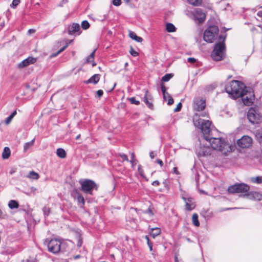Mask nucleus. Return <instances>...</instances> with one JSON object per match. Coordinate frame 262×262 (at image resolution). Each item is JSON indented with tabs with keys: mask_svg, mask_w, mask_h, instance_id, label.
I'll return each mask as SVG.
<instances>
[{
	"mask_svg": "<svg viewBox=\"0 0 262 262\" xmlns=\"http://www.w3.org/2000/svg\"><path fill=\"white\" fill-rule=\"evenodd\" d=\"M205 140L208 142L212 149L221 151L225 155L232 151L234 148V146L230 144L222 138H215L211 136H205Z\"/></svg>",
	"mask_w": 262,
	"mask_h": 262,
	"instance_id": "f257e3e1",
	"label": "nucleus"
},
{
	"mask_svg": "<svg viewBox=\"0 0 262 262\" xmlns=\"http://www.w3.org/2000/svg\"><path fill=\"white\" fill-rule=\"evenodd\" d=\"M247 88L244 84L238 81L233 80L230 83L229 85L226 87V91L231 95L234 99L243 96Z\"/></svg>",
	"mask_w": 262,
	"mask_h": 262,
	"instance_id": "f03ea898",
	"label": "nucleus"
},
{
	"mask_svg": "<svg viewBox=\"0 0 262 262\" xmlns=\"http://www.w3.org/2000/svg\"><path fill=\"white\" fill-rule=\"evenodd\" d=\"M225 37L220 36V42L215 45L213 50L211 53L212 58L215 61H220L224 59L225 56V46L224 40Z\"/></svg>",
	"mask_w": 262,
	"mask_h": 262,
	"instance_id": "7ed1b4c3",
	"label": "nucleus"
},
{
	"mask_svg": "<svg viewBox=\"0 0 262 262\" xmlns=\"http://www.w3.org/2000/svg\"><path fill=\"white\" fill-rule=\"evenodd\" d=\"M193 122L194 126L201 128L205 139V136H211L210 125L211 122L201 119L198 115H195L193 118Z\"/></svg>",
	"mask_w": 262,
	"mask_h": 262,
	"instance_id": "20e7f679",
	"label": "nucleus"
},
{
	"mask_svg": "<svg viewBox=\"0 0 262 262\" xmlns=\"http://www.w3.org/2000/svg\"><path fill=\"white\" fill-rule=\"evenodd\" d=\"M247 118L252 124H258L262 122V115L256 107H251L248 111Z\"/></svg>",
	"mask_w": 262,
	"mask_h": 262,
	"instance_id": "39448f33",
	"label": "nucleus"
},
{
	"mask_svg": "<svg viewBox=\"0 0 262 262\" xmlns=\"http://www.w3.org/2000/svg\"><path fill=\"white\" fill-rule=\"evenodd\" d=\"M219 32L216 26H211L207 28L204 33V39L207 42H212Z\"/></svg>",
	"mask_w": 262,
	"mask_h": 262,
	"instance_id": "423d86ee",
	"label": "nucleus"
},
{
	"mask_svg": "<svg viewBox=\"0 0 262 262\" xmlns=\"http://www.w3.org/2000/svg\"><path fill=\"white\" fill-rule=\"evenodd\" d=\"M250 189V187L245 183H236L229 186L228 191L231 193H239L247 192Z\"/></svg>",
	"mask_w": 262,
	"mask_h": 262,
	"instance_id": "0eeeda50",
	"label": "nucleus"
},
{
	"mask_svg": "<svg viewBox=\"0 0 262 262\" xmlns=\"http://www.w3.org/2000/svg\"><path fill=\"white\" fill-rule=\"evenodd\" d=\"M61 242L59 239H51L48 244L49 251L54 254L58 253L61 249Z\"/></svg>",
	"mask_w": 262,
	"mask_h": 262,
	"instance_id": "6e6552de",
	"label": "nucleus"
},
{
	"mask_svg": "<svg viewBox=\"0 0 262 262\" xmlns=\"http://www.w3.org/2000/svg\"><path fill=\"white\" fill-rule=\"evenodd\" d=\"M82 190L86 193H91V191L95 187V183L90 180L86 179L79 181Z\"/></svg>",
	"mask_w": 262,
	"mask_h": 262,
	"instance_id": "1a4fd4ad",
	"label": "nucleus"
},
{
	"mask_svg": "<svg viewBox=\"0 0 262 262\" xmlns=\"http://www.w3.org/2000/svg\"><path fill=\"white\" fill-rule=\"evenodd\" d=\"M241 97L242 98L243 102L245 105L249 106L253 103L254 95L253 92H248L247 89L245 90V92L243 96H241Z\"/></svg>",
	"mask_w": 262,
	"mask_h": 262,
	"instance_id": "9d476101",
	"label": "nucleus"
},
{
	"mask_svg": "<svg viewBox=\"0 0 262 262\" xmlns=\"http://www.w3.org/2000/svg\"><path fill=\"white\" fill-rule=\"evenodd\" d=\"M252 138L249 136H244L237 141L238 145L241 148H248L252 145Z\"/></svg>",
	"mask_w": 262,
	"mask_h": 262,
	"instance_id": "9b49d317",
	"label": "nucleus"
},
{
	"mask_svg": "<svg viewBox=\"0 0 262 262\" xmlns=\"http://www.w3.org/2000/svg\"><path fill=\"white\" fill-rule=\"evenodd\" d=\"M206 106L205 100L200 98H196L193 102V108L197 111H203Z\"/></svg>",
	"mask_w": 262,
	"mask_h": 262,
	"instance_id": "f8f14e48",
	"label": "nucleus"
},
{
	"mask_svg": "<svg viewBox=\"0 0 262 262\" xmlns=\"http://www.w3.org/2000/svg\"><path fill=\"white\" fill-rule=\"evenodd\" d=\"M36 61V58L32 57H29L19 63L17 67L19 69H23L30 64L34 63Z\"/></svg>",
	"mask_w": 262,
	"mask_h": 262,
	"instance_id": "ddd939ff",
	"label": "nucleus"
},
{
	"mask_svg": "<svg viewBox=\"0 0 262 262\" xmlns=\"http://www.w3.org/2000/svg\"><path fill=\"white\" fill-rule=\"evenodd\" d=\"M194 17L200 23H202L206 19V14L201 9L196 8L194 13Z\"/></svg>",
	"mask_w": 262,
	"mask_h": 262,
	"instance_id": "4468645a",
	"label": "nucleus"
},
{
	"mask_svg": "<svg viewBox=\"0 0 262 262\" xmlns=\"http://www.w3.org/2000/svg\"><path fill=\"white\" fill-rule=\"evenodd\" d=\"M211 148L208 146H200L197 149V153L199 156H206L211 154Z\"/></svg>",
	"mask_w": 262,
	"mask_h": 262,
	"instance_id": "2eb2a0df",
	"label": "nucleus"
},
{
	"mask_svg": "<svg viewBox=\"0 0 262 262\" xmlns=\"http://www.w3.org/2000/svg\"><path fill=\"white\" fill-rule=\"evenodd\" d=\"M246 195L250 199H253L256 201L262 200V193L259 192L251 191L248 194H246Z\"/></svg>",
	"mask_w": 262,
	"mask_h": 262,
	"instance_id": "dca6fc26",
	"label": "nucleus"
},
{
	"mask_svg": "<svg viewBox=\"0 0 262 262\" xmlns=\"http://www.w3.org/2000/svg\"><path fill=\"white\" fill-rule=\"evenodd\" d=\"M100 76L99 74H95L89 79L86 82V83H93L96 84L100 80Z\"/></svg>",
	"mask_w": 262,
	"mask_h": 262,
	"instance_id": "f3484780",
	"label": "nucleus"
},
{
	"mask_svg": "<svg viewBox=\"0 0 262 262\" xmlns=\"http://www.w3.org/2000/svg\"><path fill=\"white\" fill-rule=\"evenodd\" d=\"M80 30V26L79 24L74 23L69 28V33L73 34L78 32Z\"/></svg>",
	"mask_w": 262,
	"mask_h": 262,
	"instance_id": "a211bd4d",
	"label": "nucleus"
},
{
	"mask_svg": "<svg viewBox=\"0 0 262 262\" xmlns=\"http://www.w3.org/2000/svg\"><path fill=\"white\" fill-rule=\"evenodd\" d=\"M255 138L260 142L262 143V128H258L253 132Z\"/></svg>",
	"mask_w": 262,
	"mask_h": 262,
	"instance_id": "6ab92c4d",
	"label": "nucleus"
},
{
	"mask_svg": "<svg viewBox=\"0 0 262 262\" xmlns=\"http://www.w3.org/2000/svg\"><path fill=\"white\" fill-rule=\"evenodd\" d=\"M161 229L159 228H152L150 229V234L154 238L160 235L161 233Z\"/></svg>",
	"mask_w": 262,
	"mask_h": 262,
	"instance_id": "aec40b11",
	"label": "nucleus"
},
{
	"mask_svg": "<svg viewBox=\"0 0 262 262\" xmlns=\"http://www.w3.org/2000/svg\"><path fill=\"white\" fill-rule=\"evenodd\" d=\"M143 214L145 215V217H146V219L147 221L151 220L154 215V213L152 212V210L149 208L146 210V211H144L143 212Z\"/></svg>",
	"mask_w": 262,
	"mask_h": 262,
	"instance_id": "412c9836",
	"label": "nucleus"
},
{
	"mask_svg": "<svg viewBox=\"0 0 262 262\" xmlns=\"http://www.w3.org/2000/svg\"><path fill=\"white\" fill-rule=\"evenodd\" d=\"M163 98L165 101H167V104L170 105L173 104V100L168 93H166L163 95Z\"/></svg>",
	"mask_w": 262,
	"mask_h": 262,
	"instance_id": "4be33fe9",
	"label": "nucleus"
},
{
	"mask_svg": "<svg viewBox=\"0 0 262 262\" xmlns=\"http://www.w3.org/2000/svg\"><path fill=\"white\" fill-rule=\"evenodd\" d=\"M129 36L133 39L136 40L137 42H141L143 41V39L138 36L135 33L130 31L129 33Z\"/></svg>",
	"mask_w": 262,
	"mask_h": 262,
	"instance_id": "5701e85b",
	"label": "nucleus"
},
{
	"mask_svg": "<svg viewBox=\"0 0 262 262\" xmlns=\"http://www.w3.org/2000/svg\"><path fill=\"white\" fill-rule=\"evenodd\" d=\"M10 148L8 147H5L4 149L3 152L2 153V158L4 159H8L10 156Z\"/></svg>",
	"mask_w": 262,
	"mask_h": 262,
	"instance_id": "b1692460",
	"label": "nucleus"
},
{
	"mask_svg": "<svg viewBox=\"0 0 262 262\" xmlns=\"http://www.w3.org/2000/svg\"><path fill=\"white\" fill-rule=\"evenodd\" d=\"M8 206L10 209H16L19 207L18 203L15 200H11L8 203Z\"/></svg>",
	"mask_w": 262,
	"mask_h": 262,
	"instance_id": "393cba45",
	"label": "nucleus"
},
{
	"mask_svg": "<svg viewBox=\"0 0 262 262\" xmlns=\"http://www.w3.org/2000/svg\"><path fill=\"white\" fill-rule=\"evenodd\" d=\"M192 221L193 224L196 227L200 226V222L198 220V215L196 213H193L192 216Z\"/></svg>",
	"mask_w": 262,
	"mask_h": 262,
	"instance_id": "a878e982",
	"label": "nucleus"
},
{
	"mask_svg": "<svg viewBox=\"0 0 262 262\" xmlns=\"http://www.w3.org/2000/svg\"><path fill=\"white\" fill-rule=\"evenodd\" d=\"M166 29L168 32H173L176 31L174 26L171 23H167L166 24Z\"/></svg>",
	"mask_w": 262,
	"mask_h": 262,
	"instance_id": "bb28decb",
	"label": "nucleus"
},
{
	"mask_svg": "<svg viewBox=\"0 0 262 262\" xmlns=\"http://www.w3.org/2000/svg\"><path fill=\"white\" fill-rule=\"evenodd\" d=\"M56 154L57 155L61 158H64L66 156V153L65 150L62 148L57 149L56 151Z\"/></svg>",
	"mask_w": 262,
	"mask_h": 262,
	"instance_id": "cd10ccee",
	"label": "nucleus"
},
{
	"mask_svg": "<svg viewBox=\"0 0 262 262\" xmlns=\"http://www.w3.org/2000/svg\"><path fill=\"white\" fill-rule=\"evenodd\" d=\"M28 177L31 179L37 180V179H38L39 176V174L37 172H36L34 171H32L29 172V173L28 176Z\"/></svg>",
	"mask_w": 262,
	"mask_h": 262,
	"instance_id": "c85d7f7f",
	"label": "nucleus"
},
{
	"mask_svg": "<svg viewBox=\"0 0 262 262\" xmlns=\"http://www.w3.org/2000/svg\"><path fill=\"white\" fill-rule=\"evenodd\" d=\"M251 182L256 184H261L262 183V177L257 176L256 177H252L251 178Z\"/></svg>",
	"mask_w": 262,
	"mask_h": 262,
	"instance_id": "c756f323",
	"label": "nucleus"
},
{
	"mask_svg": "<svg viewBox=\"0 0 262 262\" xmlns=\"http://www.w3.org/2000/svg\"><path fill=\"white\" fill-rule=\"evenodd\" d=\"M35 141V138H34L32 141L29 142H27L25 144L24 146V151L26 152L30 147L33 145Z\"/></svg>",
	"mask_w": 262,
	"mask_h": 262,
	"instance_id": "7c9ffc66",
	"label": "nucleus"
},
{
	"mask_svg": "<svg viewBox=\"0 0 262 262\" xmlns=\"http://www.w3.org/2000/svg\"><path fill=\"white\" fill-rule=\"evenodd\" d=\"M144 101L149 108H151L152 107V104L151 102H150L148 100V96L147 95V91L146 92V94L145 95L144 98Z\"/></svg>",
	"mask_w": 262,
	"mask_h": 262,
	"instance_id": "2f4dec72",
	"label": "nucleus"
},
{
	"mask_svg": "<svg viewBox=\"0 0 262 262\" xmlns=\"http://www.w3.org/2000/svg\"><path fill=\"white\" fill-rule=\"evenodd\" d=\"M188 2L193 5L198 6L202 4V0H187Z\"/></svg>",
	"mask_w": 262,
	"mask_h": 262,
	"instance_id": "473e14b6",
	"label": "nucleus"
},
{
	"mask_svg": "<svg viewBox=\"0 0 262 262\" xmlns=\"http://www.w3.org/2000/svg\"><path fill=\"white\" fill-rule=\"evenodd\" d=\"M173 76L172 74H166L161 79V81L163 82L168 81Z\"/></svg>",
	"mask_w": 262,
	"mask_h": 262,
	"instance_id": "72a5a7b5",
	"label": "nucleus"
},
{
	"mask_svg": "<svg viewBox=\"0 0 262 262\" xmlns=\"http://www.w3.org/2000/svg\"><path fill=\"white\" fill-rule=\"evenodd\" d=\"M95 50L92 52L91 54L87 57L86 62L88 63H90L93 61L95 56Z\"/></svg>",
	"mask_w": 262,
	"mask_h": 262,
	"instance_id": "f704fd0d",
	"label": "nucleus"
},
{
	"mask_svg": "<svg viewBox=\"0 0 262 262\" xmlns=\"http://www.w3.org/2000/svg\"><path fill=\"white\" fill-rule=\"evenodd\" d=\"M186 209L188 210H191L195 207V205L193 203H189L188 202L186 203Z\"/></svg>",
	"mask_w": 262,
	"mask_h": 262,
	"instance_id": "c9c22d12",
	"label": "nucleus"
},
{
	"mask_svg": "<svg viewBox=\"0 0 262 262\" xmlns=\"http://www.w3.org/2000/svg\"><path fill=\"white\" fill-rule=\"evenodd\" d=\"M90 27V24L89 22L86 20H83L81 23V27L84 29L86 30L88 29Z\"/></svg>",
	"mask_w": 262,
	"mask_h": 262,
	"instance_id": "e433bc0d",
	"label": "nucleus"
},
{
	"mask_svg": "<svg viewBox=\"0 0 262 262\" xmlns=\"http://www.w3.org/2000/svg\"><path fill=\"white\" fill-rule=\"evenodd\" d=\"M77 201L79 203V205H83L84 203V199L83 197L80 195H78Z\"/></svg>",
	"mask_w": 262,
	"mask_h": 262,
	"instance_id": "4c0bfd02",
	"label": "nucleus"
},
{
	"mask_svg": "<svg viewBox=\"0 0 262 262\" xmlns=\"http://www.w3.org/2000/svg\"><path fill=\"white\" fill-rule=\"evenodd\" d=\"M20 0H13L11 7L13 8H15L19 4Z\"/></svg>",
	"mask_w": 262,
	"mask_h": 262,
	"instance_id": "58836bf2",
	"label": "nucleus"
},
{
	"mask_svg": "<svg viewBox=\"0 0 262 262\" xmlns=\"http://www.w3.org/2000/svg\"><path fill=\"white\" fill-rule=\"evenodd\" d=\"M129 101L132 104H135L136 105H138L140 103V102L138 100H136V99L134 97H132L129 99Z\"/></svg>",
	"mask_w": 262,
	"mask_h": 262,
	"instance_id": "ea45409f",
	"label": "nucleus"
},
{
	"mask_svg": "<svg viewBox=\"0 0 262 262\" xmlns=\"http://www.w3.org/2000/svg\"><path fill=\"white\" fill-rule=\"evenodd\" d=\"M130 54L133 56H137L138 55V53L137 51L134 50L132 47H130V50L129 51Z\"/></svg>",
	"mask_w": 262,
	"mask_h": 262,
	"instance_id": "a19ab883",
	"label": "nucleus"
},
{
	"mask_svg": "<svg viewBox=\"0 0 262 262\" xmlns=\"http://www.w3.org/2000/svg\"><path fill=\"white\" fill-rule=\"evenodd\" d=\"M72 42V40H71L70 41L69 43H67V44L64 47H63L61 49H60L58 51V52L57 53V54L60 53H61V52H62L63 51H64L68 47V46H69V44L71 43Z\"/></svg>",
	"mask_w": 262,
	"mask_h": 262,
	"instance_id": "79ce46f5",
	"label": "nucleus"
},
{
	"mask_svg": "<svg viewBox=\"0 0 262 262\" xmlns=\"http://www.w3.org/2000/svg\"><path fill=\"white\" fill-rule=\"evenodd\" d=\"M182 103L181 102L177 104V107L174 109V112H177L180 111L182 108Z\"/></svg>",
	"mask_w": 262,
	"mask_h": 262,
	"instance_id": "37998d69",
	"label": "nucleus"
},
{
	"mask_svg": "<svg viewBox=\"0 0 262 262\" xmlns=\"http://www.w3.org/2000/svg\"><path fill=\"white\" fill-rule=\"evenodd\" d=\"M119 156L121 157V158L122 159L123 161H128V159L127 158V157L126 155L124 154H120Z\"/></svg>",
	"mask_w": 262,
	"mask_h": 262,
	"instance_id": "c03bdc74",
	"label": "nucleus"
},
{
	"mask_svg": "<svg viewBox=\"0 0 262 262\" xmlns=\"http://www.w3.org/2000/svg\"><path fill=\"white\" fill-rule=\"evenodd\" d=\"M113 4L116 6H120L121 4V0H113Z\"/></svg>",
	"mask_w": 262,
	"mask_h": 262,
	"instance_id": "a18cd8bd",
	"label": "nucleus"
},
{
	"mask_svg": "<svg viewBox=\"0 0 262 262\" xmlns=\"http://www.w3.org/2000/svg\"><path fill=\"white\" fill-rule=\"evenodd\" d=\"M12 119L13 118H12L11 117H10L9 116L8 117H7L5 121V124H7V125L9 124L11 122V121H12Z\"/></svg>",
	"mask_w": 262,
	"mask_h": 262,
	"instance_id": "49530a36",
	"label": "nucleus"
},
{
	"mask_svg": "<svg viewBox=\"0 0 262 262\" xmlns=\"http://www.w3.org/2000/svg\"><path fill=\"white\" fill-rule=\"evenodd\" d=\"M103 94V92L101 90H99L97 91V94L98 98H100Z\"/></svg>",
	"mask_w": 262,
	"mask_h": 262,
	"instance_id": "de8ad7c7",
	"label": "nucleus"
},
{
	"mask_svg": "<svg viewBox=\"0 0 262 262\" xmlns=\"http://www.w3.org/2000/svg\"><path fill=\"white\" fill-rule=\"evenodd\" d=\"M161 91L162 92V94L163 95L166 93H167L166 92V88L165 87V86L162 84L161 85Z\"/></svg>",
	"mask_w": 262,
	"mask_h": 262,
	"instance_id": "09e8293b",
	"label": "nucleus"
},
{
	"mask_svg": "<svg viewBox=\"0 0 262 262\" xmlns=\"http://www.w3.org/2000/svg\"><path fill=\"white\" fill-rule=\"evenodd\" d=\"M187 61L190 63H194L196 61V59L194 58L189 57L188 58Z\"/></svg>",
	"mask_w": 262,
	"mask_h": 262,
	"instance_id": "8fccbe9b",
	"label": "nucleus"
},
{
	"mask_svg": "<svg viewBox=\"0 0 262 262\" xmlns=\"http://www.w3.org/2000/svg\"><path fill=\"white\" fill-rule=\"evenodd\" d=\"M156 162H157V163L159 164L161 166H162L163 165V161L161 160H160V159H157L156 160Z\"/></svg>",
	"mask_w": 262,
	"mask_h": 262,
	"instance_id": "3c124183",
	"label": "nucleus"
},
{
	"mask_svg": "<svg viewBox=\"0 0 262 262\" xmlns=\"http://www.w3.org/2000/svg\"><path fill=\"white\" fill-rule=\"evenodd\" d=\"M172 172L176 174H179L180 173L179 172V171L177 170V167H174L172 169Z\"/></svg>",
	"mask_w": 262,
	"mask_h": 262,
	"instance_id": "603ef678",
	"label": "nucleus"
},
{
	"mask_svg": "<svg viewBox=\"0 0 262 262\" xmlns=\"http://www.w3.org/2000/svg\"><path fill=\"white\" fill-rule=\"evenodd\" d=\"M160 183L158 181H154L152 183V185L153 186H157L159 185Z\"/></svg>",
	"mask_w": 262,
	"mask_h": 262,
	"instance_id": "864d4df0",
	"label": "nucleus"
},
{
	"mask_svg": "<svg viewBox=\"0 0 262 262\" xmlns=\"http://www.w3.org/2000/svg\"><path fill=\"white\" fill-rule=\"evenodd\" d=\"M35 32V30L33 29H29L28 31V34H31L32 33H34Z\"/></svg>",
	"mask_w": 262,
	"mask_h": 262,
	"instance_id": "5fc2aeb1",
	"label": "nucleus"
},
{
	"mask_svg": "<svg viewBox=\"0 0 262 262\" xmlns=\"http://www.w3.org/2000/svg\"><path fill=\"white\" fill-rule=\"evenodd\" d=\"M149 156L150 157L151 159H154V157H155V155H154V153L153 151H151L149 153Z\"/></svg>",
	"mask_w": 262,
	"mask_h": 262,
	"instance_id": "6e6d98bb",
	"label": "nucleus"
},
{
	"mask_svg": "<svg viewBox=\"0 0 262 262\" xmlns=\"http://www.w3.org/2000/svg\"><path fill=\"white\" fill-rule=\"evenodd\" d=\"M16 111H14L10 115V116L12 118H13V117L16 115Z\"/></svg>",
	"mask_w": 262,
	"mask_h": 262,
	"instance_id": "4d7b16f0",
	"label": "nucleus"
},
{
	"mask_svg": "<svg viewBox=\"0 0 262 262\" xmlns=\"http://www.w3.org/2000/svg\"><path fill=\"white\" fill-rule=\"evenodd\" d=\"M16 111H14L10 115V116L12 118H13V117L16 115Z\"/></svg>",
	"mask_w": 262,
	"mask_h": 262,
	"instance_id": "13d9d810",
	"label": "nucleus"
},
{
	"mask_svg": "<svg viewBox=\"0 0 262 262\" xmlns=\"http://www.w3.org/2000/svg\"><path fill=\"white\" fill-rule=\"evenodd\" d=\"M257 15L259 17H262V11H258Z\"/></svg>",
	"mask_w": 262,
	"mask_h": 262,
	"instance_id": "bf43d9fd",
	"label": "nucleus"
},
{
	"mask_svg": "<svg viewBox=\"0 0 262 262\" xmlns=\"http://www.w3.org/2000/svg\"><path fill=\"white\" fill-rule=\"evenodd\" d=\"M31 190L32 192H34V191H35L36 190V188L34 187H32L31 188Z\"/></svg>",
	"mask_w": 262,
	"mask_h": 262,
	"instance_id": "052dcab7",
	"label": "nucleus"
},
{
	"mask_svg": "<svg viewBox=\"0 0 262 262\" xmlns=\"http://www.w3.org/2000/svg\"><path fill=\"white\" fill-rule=\"evenodd\" d=\"M4 24H5V23H4V21L0 22V25H1V27H3L4 26Z\"/></svg>",
	"mask_w": 262,
	"mask_h": 262,
	"instance_id": "680f3d73",
	"label": "nucleus"
},
{
	"mask_svg": "<svg viewBox=\"0 0 262 262\" xmlns=\"http://www.w3.org/2000/svg\"><path fill=\"white\" fill-rule=\"evenodd\" d=\"M150 251H152V244L151 245H148Z\"/></svg>",
	"mask_w": 262,
	"mask_h": 262,
	"instance_id": "e2e57ef3",
	"label": "nucleus"
},
{
	"mask_svg": "<svg viewBox=\"0 0 262 262\" xmlns=\"http://www.w3.org/2000/svg\"><path fill=\"white\" fill-rule=\"evenodd\" d=\"M91 63H92L93 67H94L96 64V63H95V62L94 60L92 62H91Z\"/></svg>",
	"mask_w": 262,
	"mask_h": 262,
	"instance_id": "0e129e2a",
	"label": "nucleus"
},
{
	"mask_svg": "<svg viewBox=\"0 0 262 262\" xmlns=\"http://www.w3.org/2000/svg\"><path fill=\"white\" fill-rule=\"evenodd\" d=\"M46 209H47V208H45L43 210V211H44V213L46 214V215H48V213H46Z\"/></svg>",
	"mask_w": 262,
	"mask_h": 262,
	"instance_id": "69168bd1",
	"label": "nucleus"
},
{
	"mask_svg": "<svg viewBox=\"0 0 262 262\" xmlns=\"http://www.w3.org/2000/svg\"><path fill=\"white\" fill-rule=\"evenodd\" d=\"M147 244L148 245H151L152 243L149 241V239L148 241H147Z\"/></svg>",
	"mask_w": 262,
	"mask_h": 262,
	"instance_id": "338daca9",
	"label": "nucleus"
},
{
	"mask_svg": "<svg viewBox=\"0 0 262 262\" xmlns=\"http://www.w3.org/2000/svg\"><path fill=\"white\" fill-rule=\"evenodd\" d=\"M175 262H180V261L179 260L178 258L175 257Z\"/></svg>",
	"mask_w": 262,
	"mask_h": 262,
	"instance_id": "774afa93",
	"label": "nucleus"
}]
</instances>
